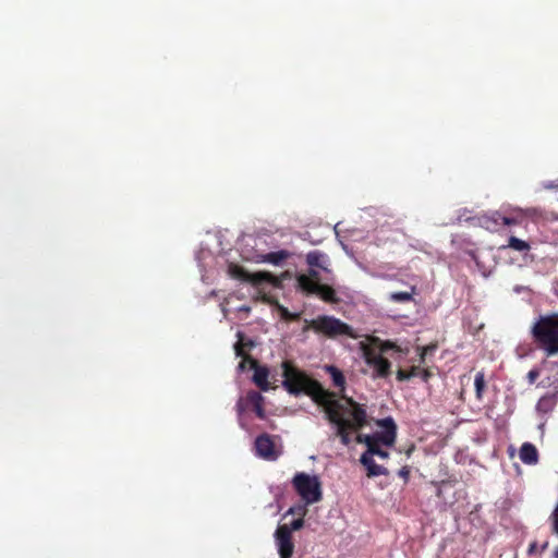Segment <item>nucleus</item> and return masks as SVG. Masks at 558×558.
Wrapping results in <instances>:
<instances>
[{"mask_svg":"<svg viewBox=\"0 0 558 558\" xmlns=\"http://www.w3.org/2000/svg\"><path fill=\"white\" fill-rule=\"evenodd\" d=\"M345 405L336 398L323 411L325 418L336 426V435L343 446L351 444L350 432H357L367 425V412L364 404L352 397H344Z\"/></svg>","mask_w":558,"mask_h":558,"instance_id":"f257e3e1","label":"nucleus"},{"mask_svg":"<svg viewBox=\"0 0 558 558\" xmlns=\"http://www.w3.org/2000/svg\"><path fill=\"white\" fill-rule=\"evenodd\" d=\"M282 386L290 395L304 393L323 409L336 398V392L325 389L319 381L311 378L290 361L282 363Z\"/></svg>","mask_w":558,"mask_h":558,"instance_id":"f03ea898","label":"nucleus"},{"mask_svg":"<svg viewBox=\"0 0 558 558\" xmlns=\"http://www.w3.org/2000/svg\"><path fill=\"white\" fill-rule=\"evenodd\" d=\"M534 342L547 357L558 353V313L539 316L531 328Z\"/></svg>","mask_w":558,"mask_h":558,"instance_id":"7ed1b4c3","label":"nucleus"},{"mask_svg":"<svg viewBox=\"0 0 558 558\" xmlns=\"http://www.w3.org/2000/svg\"><path fill=\"white\" fill-rule=\"evenodd\" d=\"M369 341L374 345L379 347L380 353L366 342H360V350L362 351L365 363L373 367V378H387L391 374V363L388 359L384 357L381 353L389 350L397 349V345L391 341H381L377 337H369Z\"/></svg>","mask_w":558,"mask_h":558,"instance_id":"20e7f679","label":"nucleus"},{"mask_svg":"<svg viewBox=\"0 0 558 558\" xmlns=\"http://www.w3.org/2000/svg\"><path fill=\"white\" fill-rule=\"evenodd\" d=\"M308 327L312 328L315 332L323 333L328 338L348 336L355 339L357 337L350 325L343 323L341 319L336 318L335 316L320 315L315 319L310 320Z\"/></svg>","mask_w":558,"mask_h":558,"instance_id":"39448f33","label":"nucleus"},{"mask_svg":"<svg viewBox=\"0 0 558 558\" xmlns=\"http://www.w3.org/2000/svg\"><path fill=\"white\" fill-rule=\"evenodd\" d=\"M292 485L306 505L318 502L323 498L322 483L316 475L299 472L293 476Z\"/></svg>","mask_w":558,"mask_h":558,"instance_id":"423d86ee","label":"nucleus"},{"mask_svg":"<svg viewBox=\"0 0 558 558\" xmlns=\"http://www.w3.org/2000/svg\"><path fill=\"white\" fill-rule=\"evenodd\" d=\"M228 274L230 275V277L234 279L250 282L255 287H259L263 283H269L272 287L280 288L282 284L281 279L274 276L271 272L257 271L254 274H250L245 268L233 263L229 265Z\"/></svg>","mask_w":558,"mask_h":558,"instance_id":"0eeeda50","label":"nucleus"},{"mask_svg":"<svg viewBox=\"0 0 558 558\" xmlns=\"http://www.w3.org/2000/svg\"><path fill=\"white\" fill-rule=\"evenodd\" d=\"M235 408L239 417H241L243 413L248 410L254 411L256 416L260 420H264L266 416L264 409V397L255 390H251L244 398H240Z\"/></svg>","mask_w":558,"mask_h":558,"instance_id":"6e6552de","label":"nucleus"},{"mask_svg":"<svg viewBox=\"0 0 558 558\" xmlns=\"http://www.w3.org/2000/svg\"><path fill=\"white\" fill-rule=\"evenodd\" d=\"M376 424L384 428V432L372 434L377 446H393L397 437V425L392 417L378 420Z\"/></svg>","mask_w":558,"mask_h":558,"instance_id":"1a4fd4ad","label":"nucleus"},{"mask_svg":"<svg viewBox=\"0 0 558 558\" xmlns=\"http://www.w3.org/2000/svg\"><path fill=\"white\" fill-rule=\"evenodd\" d=\"M254 449L257 457L267 461H276L280 456V451L276 449L272 437L266 433L256 437Z\"/></svg>","mask_w":558,"mask_h":558,"instance_id":"9d476101","label":"nucleus"},{"mask_svg":"<svg viewBox=\"0 0 558 558\" xmlns=\"http://www.w3.org/2000/svg\"><path fill=\"white\" fill-rule=\"evenodd\" d=\"M275 539L280 558H291L294 553V543L292 534L284 525H278Z\"/></svg>","mask_w":558,"mask_h":558,"instance_id":"9b49d317","label":"nucleus"},{"mask_svg":"<svg viewBox=\"0 0 558 558\" xmlns=\"http://www.w3.org/2000/svg\"><path fill=\"white\" fill-rule=\"evenodd\" d=\"M302 284L305 288L306 294H315L318 295L324 302L327 303H338L340 299L337 296L336 290L324 283H319L318 286H310L308 280L305 277L301 278Z\"/></svg>","mask_w":558,"mask_h":558,"instance_id":"f8f14e48","label":"nucleus"},{"mask_svg":"<svg viewBox=\"0 0 558 558\" xmlns=\"http://www.w3.org/2000/svg\"><path fill=\"white\" fill-rule=\"evenodd\" d=\"M324 369L330 375L333 387L339 389L338 393H336V398L340 397V399L345 401L344 397L347 396L344 391L347 381L343 373L333 365H325Z\"/></svg>","mask_w":558,"mask_h":558,"instance_id":"ddd939ff","label":"nucleus"},{"mask_svg":"<svg viewBox=\"0 0 558 558\" xmlns=\"http://www.w3.org/2000/svg\"><path fill=\"white\" fill-rule=\"evenodd\" d=\"M252 368L254 369L253 383L263 391H268L270 384L268 381L269 371L266 366L258 364L256 360H252Z\"/></svg>","mask_w":558,"mask_h":558,"instance_id":"4468645a","label":"nucleus"},{"mask_svg":"<svg viewBox=\"0 0 558 558\" xmlns=\"http://www.w3.org/2000/svg\"><path fill=\"white\" fill-rule=\"evenodd\" d=\"M306 263L312 268H320L322 270L326 272H330V269L328 268V257L326 254L319 252V251H311L306 255Z\"/></svg>","mask_w":558,"mask_h":558,"instance_id":"2eb2a0df","label":"nucleus"},{"mask_svg":"<svg viewBox=\"0 0 558 558\" xmlns=\"http://www.w3.org/2000/svg\"><path fill=\"white\" fill-rule=\"evenodd\" d=\"M519 457L524 464L534 465L538 462V451L531 442H524L521 446Z\"/></svg>","mask_w":558,"mask_h":558,"instance_id":"dca6fc26","label":"nucleus"},{"mask_svg":"<svg viewBox=\"0 0 558 558\" xmlns=\"http://www.w3.org/2000/svg\"><path fill=\"white\" fill-rule=\"evenodd\" d=\"M360 462L363 466H365L368 477L388 475V470L385 466L376 464L374 459L368 458V456H361Z\"/></svg>","mask_w":558,"mask_h":558,"instance_id":"f3484780","label":"nucleus"},{"mask_svg":"<svg viewBox=\"0 0 558 558\" xmlns=\"http://www.w3.org/2000/svg\"><path fill=\"white\" fill-rule=\"evenodd\" d=\"M290 257V253L286 250H280L277 252H270L266 254L258 255L257 262L268 263L272 265H281L286 259Z\"/></svg>","mask_w":558,"mask_h":558,"instance_id":"a211bd4d","label":"nucleus"},{"mask_svg":"<svg viewBox=\"0 0 558 558\" xmlns=\"http://www.w3.org/2000/svg\"><path fill=\"white\" fill-rule=\"evenodd\" d=\"M480 221L481 226L485 229L492 232L497 231L501 227V214L499 211H495L492 215L483 216Z\"/></svg>","mask_w":558,"mask_h":558,"instance_id":"6ab92c4d","label":"nucleus"},{"mask_svg":"<svg viewBox=\"0 0 558 558\" xmlns=\"http://www.w3.org/2000/svg\"><path fill=\"white\" fill-rule=\"evenodd\" d=\"M302 277H305L308 282H310V286H318L320 282H319V272L318 270H316L315 268H310L307 274H300L296 276V286L298 288L305 293V288L303 287L302 284V280L301 278Z\"/></svg>","mask_w":558,"mask_h":558,"instance_id":"aec40b11","label":"nucleus"},{"mask_svg":"<svg viewBox=\"0 0 558 558\" xmlns=\"http://www.w3.org/2000/svg\"><path fill=\"white\" fill-rule=\"evenodd\" d=\"M416 293V287L411 286L409 291L392 292L389 294V300L396 303H408L413 301V295Z\"/></svg>","mask_w":558,"mask_h":558,"instance_id":"412c9836","label":"nucleus"},{"mask_svg":"<svg viewBox=\"0 0 558 558\" xmlns=\"http://www.w3.org/2000/svg\"><path fill=\"white\" fill-rule=\"evenodd\" d=\"M475 397L477 401H482L486 390V379L484 372H477L474 378Z\"/></svg>","mask_w":558,"mask_h":558,"instance_id":"4be33fe9","label":"nucleus"},{"mask_svg":"<svg viewBox=\"0 0 558 558\" xmlns=\"http://www.w3.org/2000/svg\"><path fill=\"white\" fill-rule=\"evenodd\" d=\"M508 247L518 252H526L531 246L526 241L518 239L517 236H510L508 240Z\"/></svg>","mask_w":558,"mask_h":558,"instance_id":"5701e85b","label":"nucleus"},{"mask_svg":"<svg viewBox=\"0 0 558 558\" xmlns=\"http://www.w3.org/2000/svg\"><path fill=\"white\" fill-rule=\"evenodd\" d=\"M362 456H368V458H373L374 456H377L381 459H387L389 457V452L381 448V446H377L375 442L373 445H369V448L366 449Z\"/></svg>","mask_w":558,"mask_h":558,"instance_id":"b1692460","label":"nucleus"},{"mask_svg":"<svg viewBox=\"0 0 558 558\" xmlns=\"http://www.w3.org/2000/svg\"><path fill=\"white\" fill-rule=\"evenodd\" d=\"M418 372H420V366H412L409 371H404V369L400 368L397 371L396 376L399 381H405L413 377H417Z\"/></svg>","mask_w":558,"mask_h":558,"instance_id":"393cba45","label":"nucleus"},{"mask_svg":"<svg viewBox=\"0 0 558 558\" xmlns=\"http://www.w3.org/2000/svg\"><path fill=\"white\" fill-rule=\"evenodd\" d=\"M238 338L239 340L236 341V343L234 344V352H235V355L236 356H241V357H244V355H247L245 352H244V347L247 345V347H253V342L251 340H248L246 343L243 342V333L242 332H238Z\"/></svg>","mask_w":558,"mask_h":558,"instance_id":"a878e982","label":"nucleus"},{"mask_svg":"<svg viewBox=\"0 0 558 558\" xmlns=\"http://www.w3.org/2000/svg\"><path fill=\"white\" fill-rule=\"evenodd\" d=\"M523 217L522 210H518L517 216H502L501 215V226H519L521 225Z\"/></svg>","mask_w":558,"mask_h":558,"instance_id":"bb28decb","label":"nucleus"},{"mask_svg":"<svg viewBox=\"0 0 558 558\" xmlns=\"http://www.w3.org/2000/svg\"><path fill=\"white\" fill-rule=\"evenodd\" d=\"M306 513H307L306 504L295 505V506L290 507L283 517L286 518L287 515L293 514V515L304 518L306 515Z\"/></svg>","mask_w":558,"mask_h":558,"instance_id":"cd10ccee","label":"nucleus"},{"mask_svg":"<svg viewBox=\"0 0 558 558\" xmlns=\"http://www.w3.org/2000/svg\"><path fill=\"white\" fill-rule=\"evenodd\" d=\"M553 405V398L550 396L542 397L537 402V410L547 412Z\"/></svg>","mask_w":558,"mask_h":558,"instance_id":"c85d7f7f","label":"nucleus"},{"mask_svg":"<svg viewBox=\"0 0 558 558\" xmlns=\"http://www.w3.org/2000/svg\"><path fill=\"white\" fill-rule=\"evenodd\" d=\"M292 534L293 531H299L304 526V518L299 517L294 519L290 524H283Z\"/></svg>","mask_w":558,"mask_h":558,"instance_id":"c756f323","label":"nucleus"},{"mask_svg":"<svg viewBox=\"0 0 558 558\" xmlns=\"http://www.w3.org/2000/svg\"><path fill=\"white\" fill-rule=\"evenodd\" d=\"M355 441L357 444H364L366 448H369V445L374 444V437L373 435H366V434H357L355 437Z\"/></svg>","mask_w":558,"mask_h":558,"instance_id":"7c9ffc66","label":"nucleus"},{"mask_svg":"<svg viewBox=\"0 0 558 558\" xmlns=\"http://www.w3.org/2000/svg\"><path fill=\"white\" fill-rule=\"evenodd\" d=\"M437 345L436 344H428V345H425L421 349V354H420V361L421 363H424L425 361V356L432 352H434L436 350Z\"/></svg>","mask_w":558,"mask_h":558,"instance_id":"2f4dec72","label":"nucleus"},{"mask_svg":"<svg viewBox=\"0 0 558 558\" xmlns=\"http://www.w3.org/2000/svg\"><path fill=\"white\" fill-rule=\"evenodd\" d=\"M280 313L281 317L286 320H296L299 318V314H293L286 307H280Z\"/></svg>","mask_w":558,"mask_h":558,"instance_id":"473e14b6","label":"nucleus"},{"mask_svg":"<svg viewBox=\"0 0 558 558\" xmlns=\"http://www.w3.org/2000/svg\"><path fill=\"white\" fill-rule=\"evenodd\" d=\"M252 360L254 359L251 355H244L239 363V369L244 371L247 364H250V367L252 368Z\"/></svg>","mask_w":558,"mask_h":558,"instance_id":"72a5a7b5","label":"nucleus"},{"mask_svg":"<svg viewBox=\"0 0 558 558\" xmlns=\"http://www.w3.org/2000/svg\"><path fill=\"white\" fill-rule=\"evenodd\" d=\"M551 518H553V531H554V533H556L558 535V504L551 514Z\"/></svg>","mask_w":558,"mask_h":558,"instance_id":"f704fd0d","label":"nucleus"},{"mask_svg":"<svg viewBox=\"0 0 558 558\" xmlns=\"http://www.w3.org/2000/svg\"><path fill=\"white\" fill-rule=\"evenodd\" d=\"M418 376L422 378L423 381L427 383L429 380V378L432 377V373H430V371H428L426 368L420 367Z\"/></svg>","mask_w":558,"mask_h":558,"instance_id":"c9c22d12","label":"nucleus"},{"mask_svg":"<svg viewBox=\"0 0 558 558\" xmlns=\"http://www.w3.org/2000/svg\"><path fill=\"white\" fill-rule=\"evenodd\" d=\"M398 475L400 477H402L407 482L409 480V477H410V469H409V466L401 468L399 470V472H398Z\"/></svg>","mask_w":558,"mask_h":558,"instance_id":"e433bc0d","label":"nucleus"},{"mask_svg":"<svg viewBox=\"0 0 558 558\" xmlns=\"http://www.w3.org/2000/svg\"><path fill=\"white\" fill-rule=\"evenodd\" d=\"M527 377L531 383H533L538 377V372L535 369H532L529 372Z\"/></svg>","mask_w":558,"mask_h":558,"instance_id":"4c0bfd02","label":"nucleus"},{"mask_svg":"<svg viewBox=\"0 0 558 558\" xmlns=\"http://www.w3.org/2000/svg\"><path fill=\"white\" fill-rule=\"evenodd\" d=\"M433 485L436 486L437 490H436V495L437 497H440L441 496V488H440V483L438 482H433Z\"/></svg>","mask_w":558,"mask_h":558,"instance_id":"58836bf2","label":"nucleus"},{"mask_svg":"<svg viewBox=\"0 0 558 558\" xmlns=\"http://www.w3.org/2000/svg\"><path fill=\"white\" fill-rule=\"evenodd\" d=\"M536 550V543H532L529 547V553L532 554Z\"/></svg>","mask_w":558,"mask_h":558,"instance_id":"ea45409f","label":"nucleus"},{"mask_svg":"<svg viewBox=\"0 0 558 558\" xmlns=\"http://www.w3.org/2000/svg\"><path fill=\"white\" fill-rule=\"evenodd\" d=\"M548 547V542H545L542 547H541V551H545Z\"/></svg>","mask_w":558,"mask_h":558,"instance_id":"a19ab883","label":"nucleus"},{"mask_svg":"<svg viewBox=\"0 0 558 558\" xmlns=\"http://www.w3.org/2000/svg\"><path fill=\"white\" fill-rule=\"evenodd\" d=\"M554 557H555V558H558V547H557V548L555 549V551H554Z\"/></svg>","mask_w":558,"mask_h":558,"instance_id":"79ce46f5","label":"nucleus"}]
</instances>
